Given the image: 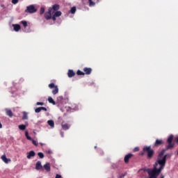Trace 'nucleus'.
<instances>
[{
  "mask_svg": "<svg viewBox=\"0 0 178 178\" xmlns=\"http://www.w3.org/2000/svg\"><path fill=\"white\" fill-rule=\"evenodd\" d=\"M172 141L173 135H170L167 140V143L168 145L165 146V149H163L159 153V155L157 156V159H160L161 161L165 159V162H166V159H170V158H172L173 153H168L165 154V152H166V151H168V149H173V148H175V143H172Z\"/></svg>",
  "mask_w": 178,
  "mask_h": 178,
  "instance_id": "1",
  "label": "nucleus"
},
{
  "mask_svg": "<svg viewBox=\"0 0 178 178\" xmlns=\"http://www.w3.org/2000/svg\"><path fill=\"white\" fill-rule=\"evenodd\" d=\"M143 152L147 154V159H152L154 155H155V151L151 148V146H145L143 147Z\"/></svg>",
  "mask_w": 178,
  "mask_h": 178,
  "instance_id": "2",
  "label": "nucleus"
},
{
  "mask_svg": "<svg viewBox=\"0 0 178 178\" xmlns=\"http://www.w3.org/2000/svg\"><path fill=\"white\" fill-rule=\"evenodd\" d=\"M35 12H37V10L33 5L27 6L25 10L26 13H35Z\"/></svg>",
  "mask_w": 178,
  "mask_h": 178,
  "instance_id": "3",
  "label": "nucleus"
},
{
  "mask_svg": "<svg viewBox=\"0 0 178 178\" xmlns=\"http://www.w3.org/2000/svg\"><path fill=\"white\" fill-rule=\"evenodd\" d=\"M52 15H54V12H52V9L49 8L48 12L44 13V18L46 20H51L52 19Z\"/></svg>",
  "mask_w": 178,
  "mask_h": 178,
  "instance_id": "4",
  "label": "nucleus"
},
{
  "mask_svg": "<svg viewBox=\"0 0 178 178\" xmlns=\"http://www.w3.org/2000/svg\"><path fill=\"white\" fill-rule=\"evenodd\" d=\"M165 142L161 139H156L154 143V147H161V145H163Z\"/></svg>",
  "mask_w": 178,
  "mask_h": 178,
  "instance_id": "5",
  "label": "nucleus"
},
{
  "mask_svg": "<svg viewBox=\"0 0 178 178\" xmlns=\"http://www.w3.org/2000/svg\"><path fill=\"white\" fill-rule=\"evenodd\" d=\"M133 154L131 153H129L128 154H127L124 158V161L126 163H129V161H130V159H131V158H133Z\"/></svg>",
  "mask_w": 178,
  "mask_h": 178,
  "instance_id": "6",
  "label": "nucleus"
},
{
  "mask_svg": "<svg viewBox=\"0 0 178 178\" xmlns=\"http://www.w3.org/2000/svg\"><path fill=\"white\" fill-rule=\"evenodd\" d=\"M49 9H51V12L53 13L57 12V10H59V5L58 4H54L53 6L51 8H49Z\"/></svg>",
  "mask_w": 178,
  "mask_h": 178,
  "instance_id": "7",
  "label": "nucleus"
},
{
  "mask_svg": "<svg viewBox=\"0 0 178 178\" xmlns=\"http://www.w3.org/2000/svg\"><path fill=\"white\" fill-rule=\"evenodd\" d=\"M61 127L63 130H69L70 129V124L66 122H62Z\"/></svg>",
  "mask_w": 178,
  "mask_h": 178,
  "instance_id": "8",
  "label": "nucleus"
},
{
  "mask_svg": "<svg viewBox=\"0 0 178 178\" xmlns=\"http://www.w3.org/2000/svg\"><path fill=\"white\" fill-rule=\"evenodd\" d=\"M83 73H85V74H90L92 72V69L91 67H84L83 68Z\"/></svg>",
  "mask_w": 178,
  "mask_h": 178,
  "instance_id": "9",
  "label": "nucleus"
},
{
  "mask_svg": "<svg viewBox=\"0 0 178 178\" xmlns=\"http://www.w3.org/2000/svg\"><path fill=\"white\" fill-rule=\"evenodd\" d=\"M5 112L7 116H8L9 118H13V113L12 112V110L9 108H6Z\"/></svg>",
  "mask_w": 178,
  "mask_h": 178,
  "instance_id": "10",
  "label": "nucleus"
},
{
  "mask_svg": "<svg viewBox=\"0 0 178 178\" xmlns=\"http://www.w3.org/2000/svg\"><path fill=\"white\" fill-rule=\"evenodd\" d=\"M32 156H35V152L34 151H30L29 152L27 153L26 158L28 159H31Z\"/></svg>",
  "mask_w": 178,
  "mask_h": 178,
  "instance_id": "11",
  "label": "nucleus"
},
{
  "mask_svg": "<svg viewBox=\"0 0 178 178\" xmlns=\"http://www.w3.org/2000/svg\"><path fill=\"white\" fill-rule=\"evenodd\" d=\"M1 159L5 163H9V162H10V159L6 158V155L5 154L1 156Z\"/></svg>",
  "mask_w": 178,
  "mask_h": 178,
  "instance_id": "12",
  "label": "nucleus"
},
{
  "mask_svg": "<svg viewBox=\"0 0 178 178\" xmlns=\"http://www.w3.org/2000/svg\"><path fill=\"white\" fill-rule=\"evenodd\" d=\"M67 76L70 78L74 77V76H76V73H74V71H73L72 70H69L67 72Z\"/></svg>",
  "mask_w": 178,
  "mask_h": 178,
  "instance_id": "13",
  "label": "nucleus"
},
{
  "mask_svg": "<svg viewBox=\"0 0 178 178\" xmlns=\"http://www.w3.org/2000/svg\"><path fill=\"white\" fill-rule=\"evenodd\" d=\"M35 169L36 170H40V169H42V165H41V161H38L36 163Z\"/></svg>",
  "mask_w": 178,
  "mask_h": 178,
  "instance_id": "14",
  "label": "nucleus"
},
{
  "mask_svg": "<svg viewBox=\"0 0 178 178\" xmlns=\"http://www.w3.org/2000/svg\"><path fill=\"white\" fill-rule=\"evenodd\" d=\"M13 27H14V30L15 31H19L22 29V26H20V25L17 24H13Z\"/></svg>",
  "mask_w": 178,
  "mask_h": 178,
  "instance_id": "15",
  "label": "nucleus"
},
{
  "mask_svg": "<svg viewBox=\"0 0 178 178\" xmlns=\"http://www.w3.org/2000/svg\"><path fill=\"white\" fill-rule=\"evenodd\" d=\"M44 168L45 169V170H47V172H50L51 171V165H50L49 163L44 164Z\"/></svg>",
  "mask_w": 178,
  "mask_h": 178,
  "instance_id": "16",
  "label": "nucleus"
},
{
  "mask_svg": "<svg viewBox=\"0 0 178 178\" xmlns=\"http://www.w3.org/2000/svg\"><path fill=\"white\" fill-rule=\"evenodd\" d=\"M59 92V88H58V86H56L54 87V89L52 90L53 95H56Z\"/></svg>",
  "mask_w": 178,
  "mask_h": 178,
  "instance_id": "17",
  "label": "nucleus"
},
{
  "mask_svg": "<svg viewBox=\"0 0 178 178\" xmlns=\"http://www.w3.org/2000/svg\"><path fill=\"white\" fill-rule=\"evenodd\" d=\"M47 100L49 102V104H52L53 105H56V102H54V99H52V97H49Z\"/></svg>",
  "mask_w": 178,
  "mask_h": 178,
  "instance_id": "18",
  "label": "nucleus"
},
{
  "mask_svg": "<svg viewBox=\"0 0 178 178\" xmlns=\"http://www.w3.org/2000/svg\"><path fill=\"white\" fill-rule=\"evenodd\" d=\"M29 119L28 114L26 111L23 112L22 120H27Z\"/></svg>",
  "mask_w": 178,
  "mask_h": 178,
  "instance_id": "19",
  "label": "nucleus"
},
{
  "mask_svg": "<svg viewBox=\"0 0 178 178\" xmlns=\"http://www.w3.org/2000/svg\"><path fill=\"white\" fill-rule=\"evenodd\" d=\"M47 123H48L49 126H50L51 127H55V122H54V120H48Z\"/></svg>",
  "mask_w": 178,
  "mask_h": 178,
  "instance_id": "20",
  "label": "nucleus"
},
{
  "mask_svg": "<svg viewBox=\"0 0 178 178\" xmlns=\"http://www.w3.org/2000/svg\"><path fill=\"white\" fill-rule=\"evenodd\" d=\"M56 17H59L62 16V12L60 11H56L54 15Z\"/></svg>",
  "mask_w": 178,
  "mask_h": 178,
  "instance_id": "21",
  "label": "nucleus"
},
{
  "mask_svg": "<svg viewBox=\"0 0 178 178\" xmlns=\"http://www.w3.org/2000/svg\"><path fill=\"white\" fill-rule=\"evenodd\" d=\"M76 74L78 76H84L85 73L82 71H81L80 70H78L76 72Z\"/></svg>",
  "mask_w": 178,
  "mask_h": 178,
  "instance_id": "22",
  "label": "nucleus"
},
{
  "mask_svg": "<svg viewBox=\"0 0 178 178\" xmlns=\"http://www.w3.org/2000/svg\"><path fill=\"white\" fill-rule=\"evenodd\" d=\"M70 13H72V15H74L76 13V7H72L70 9Z\"/></svg>",
  "mask_w": 178,
  "mask_h": 178,
  "instance_id": "23",
  "label": "nucleus"
},
{
  "mask_svg": "<svg viewBox=\"0 0 178 178\" xmlns=\"http://www.w3.org/2000/svg\"><path fill=\"white\" fill-rule=\"evenodd\" d=\"M44 13H45V8L43 7H41L40 10V15H44Z\"/></svg>",
  "mask_w": 178,
  "mask_h": 178,
  "instance_id": "24",
  "label": "nucleus"
},
{
  "mask_svg": "<svg viewBox=\"0 0 178 178\" xmlns=\"http://www.w3.org/2000/svg\"><path fill=\"white\" fill-rule=\"evenodd\" d=\"M26 125L24 124H20L18 126V128L19 129V130H24L26 129Z\"/></svg>",
  "mask_w": 178,
  "mask_h": 178,
  "instance_id": "25",
  "label": "nucleus"
},
{
  "mask_svg": "<svg viewBox=\"0 0 178 178\" xmlns=\"http://www.w3.org/2000/svg\"><path fill=\"white\" fill-rule=\"evenodd\" d=\"M89 6H95V2L92 1V0H88Z\"/></svg>",
  "mask_w": 178,
  "mask_h": 178,
  "instance_id": "26",
  "label": "nucleus"
},
{
  "mask_svg": "<svg viewBox=\"0 0 178 178\" xmlns=\"http://www.w3.org/2000/svg\"><path fill=\"white\" fill-rule=\"evenodd\" d=\"M21 24H23V26L24 27V29H26V27H27V22L26 21H21Z\"/></svg>",
  "mask_w": 178,
  "mask_h": 178,
  "instance_id": "27",
  "label": "nucleus"
},
{
  "mask_svg": "<svg viewBox=\"0 0 178 178\" xmlns=\"http://www.w3.org/2000/svg\"><path fill=\"white\" fill-rule=\"evenodd\" d=\"M38 156H39V158H40V159H42L44 158V153L38 152Z\"/></svg>",
  "mask_w": 178,
  "mask_h": 178,
  "instance_id": "28",
  "label": "nucleus"
},
{
  "mask_svg": "<svg viewBox=\"0 0 178 178\" xmlns=\"http://www.w3.org/2000/svg\"><path fill=\"white\" fill-rule=\"evenodd\" d=\"M49 87L50 88H55V87H56V86H55V83H51L49 84Z\"/></svg>",
  "mask_w": 178,
  "mask_h": 178,
  "instance_id": "29",
  "label": "nucleus"
},
{
  "mask_svg": "<svg viewBox=\"0 0 178 178\" xmlns=\"http://www.w3.org/2000/svg\"><path fill=\"white\" fill-rule=\"evenodd\" d=\"M40 111H41V107H38L36 109H35V113H40Z\"/></svg>",
  "mask_w": 178,
  "mask_h": 178,
  "instance_id": "30",
  "label": "nucleus"
},
{
  "mask_svg": "<svg viewBox=\"0 0 178 178\" xmlns=\"http://www.w3.org/2000/svg\"><path fill=\"white\" fill-rule=\"evenodd\" d=\"M32 143L33 145H35V146L38 145V143H37V141L34 140V139H32Z\"/></svg>",
  "mask_w": 178,
  "mask_h": 178,
  "instance_id": "31",
  "label": "nucleus"
},
{
  "mask_svg": "<svg viewBox=\"0 0 178 178\" xmlns=\"http://www.w3.org/2000/svg\"><path fill=\"white\" fill-rule=\"evenodd\" d=\"M17 2H19V0H12V3H13L14 5H16Z\"/></svg>",
  "mask_w": 178,
  "mask_h": 178,
  "instance_id": "32",
  "label": "nucleus"
},
{
  "mask_svg": "<svg viewBox=\"0 0 178 178\" xmlns=\"http://www.w3.org/2000/svg\"><path fill=\"white\" fill-rule=\"evenodd\" d=\"M138 151H140V148H138V147H135V148L134 149V152H138Z\"/></svg>",
  "mask_w": 178,
  "mask_h": 178,
  "instance_id": "33",
  "label": "nucleus"
},
{
  "mask_svg": "<svg viewBox=\"0 0 178 178\" xmlns=\"http://www.w3.org/2000/svg\"><path fill=\"white\" fill-rule=\"evenodd\" d=\"M36 105H41V106H42V105H44V102H38L36 103Z\"/></svg>",
  "mask_w": 178,
  "mask_h": 178,
  "instance_id": "34",
  "label": "nucleus"
},
{
  "mask_svg": "<svg viewBox=\"0 0 178 178\" xmlns=\"http://www.w3.org/2000/svg\"><path fill=\"white\" fill-rule=\"evenodd\" d=\"M41 111H44V112H47V108L45 107H40Z\"/></svg>",
  "mask_w": 178,
  "mask_h": 178,
  "instance_id": "35",
  "label": "nucleus"
},
{
  "mask_svg": "<svg viewBox=\"0 0 178 178\" xmlns=\"http://www.w3.org/2000/svg\"><path fill=\"white\" fill-rule=\"evenodd\" d=\"M25 136L26 137V138L30 136H29V131H25Z\"/></svg>",
  "mask_w": 178,
  "mask_h": 178,
  "instance_id": "36",
  "label": "nucleus"
},
{
  "mask_svg": "<svg viewBox=\"0 0 178 178\" xmlns=\"http://www.w3.org/2000/svg\"><path fill=\"white\" fill-rule=\"evenodd\" d=\"M51 19H52V20H53L54 22H55V20H56V17L55 15H53V16L51 17Z\"/></svg>",
  "mask_w": 178,
  "mask_h": 178,
  "instance_id": "37",
  "label": "nucleus"
},
{
  "mask_svg": "<svg viewBox=\"0 0 178 178\" xmlns=\"http://www.w3.org/2000/svg\"><path fill=\"white\" fill-rule=\"evenodd\" d=\"M174 141L175 143H177V144H178V136L175 138Z\"/></svg>",
  "mask_w": 178,
  "mask_h": 178,
  "instance_id": "38",
  "label": "nucleus"
},
{
  "mask_svg": "<svg viewBox=\"0 0 178 178\" xmlns=\"http://www.w3.org/2000/svg\"><path fill=\"white\" fill-rule=\"evenodd\" d=\"M55 178H62V175L57 174Z\"/></svg>",
  "mask_w": 178,
  "mask_h": 178,
  "instance_id": "39",
  "label": "nucleus"
},
{
  "mask_svg": "<svg viewBox=\"0 0 178 178\" xmlns=\"http://www.w3.org/2000/svg\"><path fill=\"white\" fill-rule=\"evenodd\" d=\"M26 138H27V140H30L31 141H32V140H33V138L30 136H28Z\"/></svg>",
  "mask_w": 178,
  "mask_h": 178,
  "instance_id": "40",
  "label": "nucleus"
},
{
  "mask_svg": "<svg viewBox=\"0 0 178 178\" xmlns=\"http://www.w3.org/2000/svg\"><path fill=\"white\" fill-rule=\"evenodd\" d=\"M47 152V154H52V151L51 150H48Z\"/></svg>",
  "mask_w": 178,
  "mask_h": 178,
  "instance_id": "41",
  "label": "nucleus"
},
{
  "mask_svg": "<svg viewBox=\"0 0 178 178\" xmlns=\"http://www.w3.org/2000/svg\"><path fill=\"white\" fill-rule=\"evenodd\" d=\"M0 129H2V124L0 122Z\"/></svg>",
  "mask_w": 178,
  "mask_h": 178,
  "instance_id": "42",
  "label": "nucleus"
},
{
  "mask_svg": "<svg viewBox=\"0 0 178 178\" xmlns=\"http://www.w3.org/2000/svg\"><path fill=\"white\" fill-rule=\"evenodd\" d=\"M160 178H165V176H164V175H161V176L160 177Z\"/></svg>",
  "mask_w": 178,
  "mask_h": 178,
  "instance_id": "43",
  "label": "nucleus"
},
{
  "mask_svg": "<svg viewBox=\"0 0 178 178\" xmlns=\"http://www.w3.org/2000/svg\"><path fill=\"white\" fill-rule=\"evenodd\" d=\"M61 137H63V133H61Z\"/></svg>",
  "mask_w": 178,
  "mask_h": 178,
  "instance_id": "44",
  "label": "nucleus"
}]
</instances>
